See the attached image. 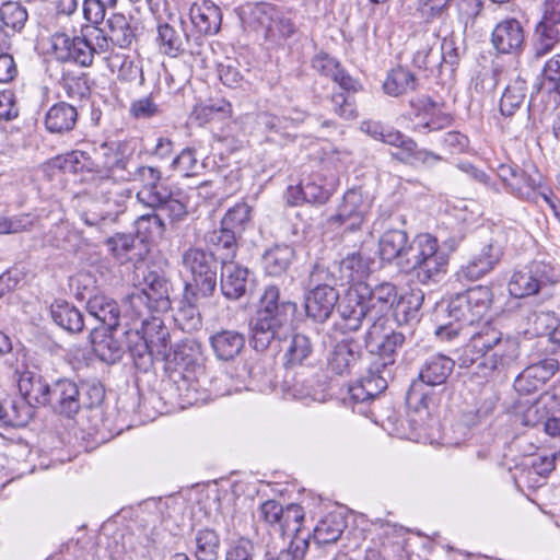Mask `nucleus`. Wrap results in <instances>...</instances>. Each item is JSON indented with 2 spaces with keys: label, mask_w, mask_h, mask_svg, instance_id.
<instances>
[{
  "label": "nucleus",
  "mask_w": 560,
  "mask_h": 560,
  "mask_svg": "<svg viewBox=\"0 0 560 560\" xmlns=\"http://www.w3.org/2000/svg\"><path fill=\"white\" fill-rule=\"evenodd\" d=\"M106 25L112 44L120 48H127L131 45L135 34L124 14L113 13L107 19Z\"/></svg>",
  "instance_id": "8fccbe9b"
},
{
  "label": "nucleus",
  "mask_w": 560,
  "mask_h": 560,
  "mask_svg": "<svg viewBox=\"0 0 560 560\" xmlns=\"http://www.w3.org/2000/svg\"><path fill=\"white\" fill-rule=\"evenodd\" d=\"M159 40L164 54L176 57L183 50V40L177 31L168 25L159 26Z\"/></svg>",
  "instance_id": "e2e57ef3"
},
{
  "label": "nucleus",
  "mask_w": 560,
  "mask_h": 560,
  "mask_svg": "<svg viewBox=\"0 0 560 560\" xmlns=\"http://www.w3.org/2000/svg\"><path fill=\"white\" fill-rule=\"evenodd\" d=\"M218 75L220 81L231 89L243 88L246 83L236 61L232 59H226L218 65Z\"/></svg>",
  "instance_id": "0e129e2a"
},
{
  "label": "nucleus",
  "mask_w": 560,
  "mask_h": 560,
  "mask_svg": "<svg viewBox=\"0 0 560 560\" xmlns=\"http://www.w3.org/2000/svg\"><path fill=\"white\" fill-rule=\"evenodd\" d=\"M296 308V303L281 296L277 285H267L249 323L253 348L264 352L273 341L284 339L289 319Z\"/></svg>",
  "instance_id": "7ed1b4c3"
},
{
  "label": "nucleus",
  "mask_w": 560,
  "mask_h": 560,
  "mask_svg": "<svg viewBox=\"0 0 560 560\" xmlns=\"http://www.w3.org/2000/svg\"><path fill=\"white\" fill-rule=\"evenodd\" d=\"M90 338L93 352L103 362L113 364L121 358L124 353L122 345L112 331L94 328Z\"/></svg>",
  "instance_id": "72a5a7b5"
},
{
  "label": "nucleus",
  "mask_w": 560,
  "mask_h": 560,
  "mask_svg": "<svg viewBox=\"0 0 560 560\" xmlns=\"http://www.w3.org/2000/svg\"><path fill=\"white\" fill-rule=\"evenodd\" d=\"M34 416L32 406L21 398L0 401V421L9 427H25Z\"/></svg>",
  "instance_id": "e433bc0d"
},
{
  "label": "nucleus",
  "mask_w": 560,
  "mask_h": 560,
  "mask_svg": "<svg viewBox=\"0 0 560 560\" xmlns=\"http://www.w3.org/2000/svg\"><path fill=\"white\" fill-rule=\"evenodd\" d=\"M517 357L518 342L510 336H504L487 352L481 361H478L475 374L479 377L487 378L495 370L509 366Z\"/></svg>",
  "instance_id": "6ab92c4d"
},
{
  "label": "nucleus",
  "mask_w": 560,
  "mask_h": 560,
  "mask_svg": "<svg viewBox=\"0 0 560 560\" xmlns=\"http://www.w3.org/2000/svg\"><path fill=\"white\" fill-rule=\"evenodd\" d=\"M238 16L245 28L262 32L267 37L273 31L278 9L267 2H247L238 8Z\"/></svg>",
  "instance_id": "412c9836"
},
{
  "label": "nucleus",
  "mask_w": 560,
  "mask_h": 560,
  "mask_svg": "<svg viewBox=\"0 0 560 560\" xmlns=\"http://www.w3.org/2000/svg\"><path fill=\"white\" fill-rule=\"evenodd\" d=\"M339 300V294L332 285L311 289L305 298V312L315 322L323 323L329 318Z\"/></svg>",
  "instance_id": "5701e85b"
},
{
  "label": "nucleus",
  "mask_w": 560,
  "mask_h": 560,
  "mask_svg": "<svg viewBox=\"0 0 560 560\" xmlns=\"http://www.w3.org/2000/svg\"><path fill=\"white\" fill-rule=\"evenodd\" d=\"M95 171L104 174L106 179L124 182L130 168V155L125 142L103 143L96 151Z\"/></svg>",
  "instance_id": "ddd939ff"
},
{
  "label": "nucleus",
  "mask_w": 560,
  "mask_h": 560,
  "mask_svg": "<svg viewBox=\"0 0 560 560\" xmlns=\"http://www.w3.org/2000/svg\"><path fill=\"white\" fill-rule=\"evenodd\" d=\"M124 182H138L141 186L140 189H144L162 182V172L158 167L141 164L129 168Z\"/></svg>",
  "instance_id": "680f3d73"
},
{
  "label": "nucleus",
  "mask_w": 560,
  "mask_h": 560,
  "mask_svg": "<svg viewBox=\"0 0 560 560\" xmlns=\"http://www.w3.org/2000/svg\"><path fill=\"white\" fill-rule=\"evenodd\" d=\"M332 80L342 90L331 95L332 110L347 120L357 118L358 110L354 94L362 89V85L342 68L339 69V73H336Z\"/></svg>",
  "instance_id": "aec40b11"
},
{
  "label": "nucleus",
  "mask_w": 560,
  "mask_h": 560,
  "mask_svg": "<svg viewBox=\"0 0 560 560\" xmlns=\"http://www.w3.org/2000/svg\"><path fill=\"white\" fill-rule=\"evenodd\" d=\"M348 526L346 513L338 506H332L317 522L313 536L318 545L337 542Z\"/></svg>",
  "instance_id": "b1692460"
},
{
  "label": "nucleus",
  "mask_w": 560,
  "mask_h": 560,
  "mask_svg": "<svg viewBox=\"0 0 560 560\" xmlns=\"http://www.w3.org/2000/svg\"><path fill=\"white\" fill-rule=\"evenodd\" d=\"M77 120V108L66 102H59L46 112L44 124L48 132L62 135L73 130Z\"/></svg>",
  "instance_id": "c85d7f7f"
},
{
  "label": "nucleus",
  "mask_w": 560,
  "mask_h": 560,
  "mask_svg": "<svg viewBox=\"0 0 560 560\" xmlns=\"http://www.w3.org/2000/svg\"><path fill=\"white\" fill-rule=\"evenodd\" d=\"M47 406L58 415L73 418L82 407L78 384L70 378H59L51 384Z\"/></svg>",
  "instance_id": "dca6fc26"
},
{
  "label": "nucleus",
  "mask_w": 560,
  "mask_h": 560,
  "mask_svg": "<svg viewBox=\"0 0 560 560\" xmlns=\"http://www.w3.org/2000/svg\"><path fill=\"white\" fill-rule=\"evenodd\" d=\"M142 337L151 345V351L158 353L162 359L167 354L170 348V332L163 320L155 315L151 319H144L142 324Z\"/></svg>",
  "instance_id": "58836bf2"
},
{
  "label": "nucleus",
  "mask_w": 560,
  "mask_h": 560,
  "mask_svg": "<svg viewBox=\"0 0 560 560\" xmlns=\"http://www.w3.org/2000/svg\"><path fill=\"white\" fill-rule=\"evenodd\" d=\"M189 15L195 28L202 35H214L221 27V9L210 0L194 2Z\"/></svg>",
  "instance_id": "393cba45"
},
{
  "label": "nucleus",
  "mask_w": 560,
  "mask_h": 560,
  "mask_svg": "<svg viewBox=\"0 0 560 560\" xmlns=\"http://www.w3.org/2000/svg\"><path fill=\"white\" fill-rule=\"evenodd\" d=\"M455 368V361L442 353L429 355L420 366L419 378L413 381L407 393L409 402L421 405L429 409L435 404V397L431 392L422 390V386H440L446 383Z\"/></svg>",
  "instance_id": "423d86ee"
},
{
  "label": "nucleus",
  "mask_w": 560,
  "mask_h": 560,
  "mask_svg": "<svg viewBox=\"0 0 560 560\" xmlns=\"http://www.w3.org/2000/svg\"><path fill=\"white\" fill-rule=\"evenodd\" d=\"M398 300L396 287L384 282L370 288L359 283L349 288L338 304L339 326L345 332L357 331L364 317L384 316Z\"/></svg>",
  "instance_id": "f03ea898"
},
{
  "label": "nucleus",
  "mask_w": 560,
  "mask_h": 560,
  "mask_svg": "<svg viewBox=\"0 0 560 560\" xmlns=\"http://www.w3.org/2000/svg\"><path fill=\"white\" fill-rule=\"evenodd\" d=\"M18 387L22 395L20 398L27 401L33 410L35 406H47L51 384H47L40 375L34 372L22 374L18 378Z\"/></svg>",
  "instance_id": "c756f323"
},
{
  "label": "nucleus",
  "mask_w": 560,
  "mask_h": 560,
  "mask_svg": "<svg viewBox=\"0 0 560 560\" xmlns=\"http://www.w3.org/2000/svg\"><path fill=\"white\" fill-rule=\"evenodd\" d=\"M294 258V249L289 245H276L262 257L264 268L270 276L285 272Z\"/></svg>",
  "instance_id": "c03bdc74"
},
{
  "label": "nucleus",
  "mask_w": 560,
  "mask_h": 560,
  "mask_svg": "<svg viewBox=\"0 0 560 560\" xmlns=\"http://www.w3.org/2000/svg\"><path fill=\"white\" fill-rule=\"evenodd\" d=\"M503 337V332L492 323L482 324L479 329L470 336L469 342L465 346L462 355L458 358L459 366L476 368L478 361H481L487 352Z\"/></svg>",
  "instance_id": "2eb2a0df"
},
{
  "label": "nucleus",
  "mask_w": 560,
  "mask_h": 560,
  "mask_svg": "<svg viewBox=\"0 0 560 560\" xmlns=\"http://www.w3.org/2000/svg\"><path fill=\"white\" fill-rule=\"evenodd\" d=\"M370 209L369 201L364 199L361 191L348 190L342 198L337 213L329 218V223L345 231L359 230L365 220Z\"/></svg>",
  "instance_id": "4468645a"
},
{
  "label": "nucleus",
  "mask_w": 560,
  "mask_h": 560,
  "mask_svg": "<svg viewBox=\"0 0 560 560\" xmlns=\"http://www.w3.org/2000/svg\"><path fill=\"white\" fill-rule=\"evenodd\" d=\"M137 340L129 347L130 353L133 358L135 364L138 369L147 371L158 357V353L151 351V345L145 340L142 335L136 334Z\"/></svg>",
  "instance_id": "052dcab7"
},
{
  "label": "nucleus",
  "mask_w": 560,
  "mask_h": 560,
  "mask_svg": "<svg viewBox=\"0 0 560 560\" xmlns=\"http://www.w3.org/2000/svg\"><path fill=\"white\" fill-rule=\"evenodd\" d=\"M491 45L498 54L518 55L525 46L522 23L514 18L500 21L491 32Z\"/></svg>",
  "instance_id": "a211bd4d"
},
{
  "label": "nucleus",
  "mask_w": 560,
  "mask_h": 560,
  "mask_svg": "<svg viewBox=\"0 0 560 560\" xmlns=\"http://www.w3.org/2000/svg\"><path fill=\"white\" fill-rule=\"evenodd\" d=\"M423 303V294L410 293L397 300L394 316L399 325L418 320L419 311Z\"/></svg>",
  "instance_id": "3c124183"
},
{
  "label": "nucleus",
  "mask_w": 560,
  "mask_h": 560,
  "mask_svg": "<svg viewBox=\"0 0 560 560\" xmlns=\"http://www.w3.org/2000/svg\"><path fill=\"white\" fill-rule=\"evenodd\" d=\"M27 20V9L21 2L8 0L0 3V35L21 33Z\"/></svg>",
  "instance_id": "2f4dec72"
},
{
  "label": "nucleus",
  "mask_w": 560,
  "mask_h": 560,
  "mask_svg": "<svg viewBox=\"0 0 560 560\" xmlns=\"http://www.w3.org/2000/svg\"><path fill=\"white\" fill-rule=\"evenodd\" d=\"M410 105L419 121L413 130L420 133L439 131L453 124V116L446 113L443 107L429 97L412 100Z\"/></svg>",
  "instance_id": "f3484780"
},
{
  "label": "nucleus",
  "mask_w": 560,
  "mask_h": 560,
  "mask_svg": "<svg viewBox=\"0 0 560 560\" xmlns=\"http://www.w3.org/2000/svg\"><path fill=\"white\" fill-rule=\"evenodd\" d=\"M491 303L492 291L486 285H476L456 294L447 304L450 320L436 328V336L451 341L459 335H467L466 330L487 314Z\"/></svg>",
  "instance_id": "39448f33"
},
{
  "label": "nucleus",
  "mask_w": 560,
  "mask_h": 560,
  "mask_svg": "<svg viewBox=\"0 0 560 560\" xmlns=\"http://www.w3.org/2000/svg\"><path fill=\"white\" fill-rule=\"evenodd\" d=\"M174 319L184 331L190 332L201 327L199 310L187 296L179 302Z\"/></svg>",
  "instance_id": "6e6d98bb"
},
{
  "label": "nucleus",
  "mask_w": 560,
  "mask_h": 560,
  "mask_svg": "<svg viewBox=\"0 0 560 560\" xmlns=\"http://www.w3.org/2000/svg\"><path fill=\"white\" fill-rule=\"evenodd\" d=\"M110 255L120 264L130 260V253L136 247V237L132 234L116 233L105 240Z\"/></svg>",
  "instance_id": "4d7b16f0"
},
{
  "label": "nucleus",
  "mask_w": 560,
  "mask_h": 560,
  "mask_svg": "<svg viewBox=\"0 0 560 560\" xmlns=\"http://www.w3.org/2000/svg\"><path fill=\"white\" fill-rule=\"evenodd\" d=\"M167 280L155 271H149L143 279L141 291L151 301L155 313H163L171 308Z\"/></svg>",
  "instance_id": "473e14b6"
},
{
  "label": "nucleus",
  "mask_w": 560,
  "mask_h": 560,
  "mask_svg": "<svg viewBox=\"0 0 560 560\" xmlns=\"http://www.w3.org/2000/svg\"><path fill=\"white\" fill-rule=\"evenodd\" d=\"M549 416L548 398L540 396L535 400H521L515 408V417L525 427H536Z\"/></svg>",
  "instance_id": "ea45409f"
},
{
  "label": "nucleus",
  "mask_w": 560,
  "mask_h": 560,
  "mask_svg": "<svg viewBox=\"0 0 560 560\" xmlns=\"http://www.w3.org/2000/svg\"><path fill=\"white\" fill-rule=\"evenodd\" d=\"M508 188L511 194L520 199L537 202V188H540V175L537 171L528 173L518 168Z\"/></svg>",
  "instance_id": "79ce46f5"
},
{
  "label": "nucleus",
  "mask_w": 560,
  "mask_h": 560,
  "mask_svg": "<svg viewBox=\"0 0 560 560\" xmlns=\"http://www.w3.org/2000/svg\"><path fill=\"white\" fill-rule=\"evenodd\" d=\"M289 194L293 196V200H289L292 205H298L300 201L308 203H325L331 196V190L316 180H307L300 186L289 189Z\"/></svg>",
  "instance_id": "49530a36"
},
{
  "label": "nucleus",
  "mask_w": 560,
  "mask_h": 560,
  "mask_svg": "<svg viewBox=\"0 0 560 560\" xmlns=\"http://www.w3.org/2000/svg\"><path fill=\"white\" fill-rule=\"evenodd\" d=\"M560 43V0H546L541 20L536 24L533 56L541 59Z\"/></svg>",
  "instance_id": "1a4fd4ad"
},
{
  "label": "nucleus",
  "mask_w": 560,
  "mask_h": 560,
  "mask_svg": "<svg viewBox=\"0 0 560 560\" xmlns=\"http://www.w3.org/2000/svg\"><path fill=\"white\" fill-rule=\"evenodd\" d=\"M249 271L234 261L221 264V291L230 300H238L247 290Z\"/></svg>",
  "instance_id": "a878e982"
},
{
  "label": "nucleus",
  "mask_w": 560,
  "mask_h": 560,
  "mask_svg": "<svg viewBox=\"0 0 560 560\" xmlns=\"http://www.w3.org/2000/svg\"><path fill=\"white\" fill-rule=\"evenodd\" d=\"M182 266L191 277L186 290H192V295L210 296L214 292L218 259L212 252L189 247L182 255Z\"/></svg>",
  "instance_id": "6e6552de"
},
{
  "label": "nucleus",
  "mask_w": 560,
  "mask_h": 560,
  "mask_svg": "<svg viewBox=\"0 0 560 560\" xmlns=\"http://www.w3.org/2000/svg\"><path fill=\"white\" fill-rule=\"evenodd\" d=\"M527 95V82L517 75L505 86L499 102L497 124L500 129L517 137L527 126L528 109H524Z\"/></svg>",
  "instance_id": "0eeeda50"
},
{
  "label": "nucleus",
  "mask_w": 560,
  "mask_h": 560,
  "mask_svg": "<svg viewBox=\"0 0 560 560\" xmlns=\"http://www.w3.org/2000/svg\"><path fill=\"white\" fill-rule=\"evenodd\" d=\"M50 42L56 60L71 62L81 67H90L92 65L91 43L85 36H71L65 32H57L51 35Z\"/></svg>",
  "instance_id": "f8f14e48"
},
{
  "label": "nucleus",
  "mask_w": 560,
  "mask_h": 560,
  "mask_svg": "<svg viewBox=\"0 0 560 560\" xmlns=\"http://www.w3.org/2000/svg\"><path fill=\"white\" fill-rule=\"evenodd\" d=\"M107 66L112 72H117V78L120 81L133 82L139 80L140 83L143 82L142 68L129 56L112 54L107 57Z\"/></svg>",
  "instance_id": "09e8293b"
},
{
  "label": "nucleus",
  "mask_w": 560,
  "mask_h": 560,
  "mask_svg": "<svg viewBox=\"0 0 560 560\" xmlns=\"http://www.w3.org/2000/svg\"><path fill=\"white\" fill-rule=\"evenodd\" d=\"M405 342V336L402 332L394 331L387 335L381 340L375 347L369 350L377 358L373 362L380 364L382 368H389L394 364L397 350L402 347Z\"/></svg>",
  "instance_id": "de8ad7c7"
},
{
  "label": "nucleus",
  "mask_w": 560,
  "mask_h": 560,
  "mask_svg": "<svg viewBox=\"0 0 560 560\" xmlns=\"http://www.w3.org/2000/svg\"><path fill=\"white\" fill-rule=\"evenodd\" d=\"M370 273V260L361 253L348 254L339 264V279L342 283H364Z\"/></svg>",
  "instance_id": "4c0bfd02"
},
{
  "label": "nucleus",
  "mask_w": 560,
  "mask_h": 560,
  "mask_svg": "<svg viewBox=\"0 0 560 560\" xmlns=\"http://www.w3.org/2000/svg\"><path fill=\"white\" fill-rule=\"evenodd\" d=\"M378 253L382 260L396 261L405 271H416L423 283L445 273L448 265V255L429 233L418 234L409 243L404 230L389 229L378 241Z\"/></svg>",
  "instance_id": "f257e3e1"
},
{
  "label": "nucleus",
  "mask_w": 560,
  "mask_h": 560,
  "mask_svg": "<svg viewBox=\"0 0 560 560\" xmlns=\"http://www.w3.org/2000/svg\"><path fill=\"white\" fill-rule=\"evenodd\" d=\"M252 211L253 208L247 202H237L226 211L221 220V225L229 230H235L241 235L250 223Z\"/></svg>",
  "instance_id": "5fc2aeb1"
},
{
  "label": "nucleus",
  "mask_w": 560,
  "mask_h": 560,
  "mask_svg": "<svg viewBox=\"0 0 560 560\" xmlns=\"http://www.w3.org/2000/svg\"><path fill=\"white\" fill-rule=\"evenodd\" d=\"M186 347L175 353L177 368L171 373L172 389L176 393L180 407L205 404L226 392L219 386L220 380H212L196 359L187 354Z\"/></svg>",
  "instance_id": "20e7f679"
},
{
  "label": "nucleus",
  "mask_w": 560,
  "mask_h": 560,
  "mask_svg": "<svg viewBox=\"0 0 560 560\" xmlns=\"http://www.w3.org/2000/svg\"><path fill=\"white\" fill-rule=\"evenodd\" d=\"M220 547V535L214 529L197 530L194 539V555L197 560H218Z\"/></svg>",
  "instance_id": "37998d69"
},
{
  "label": "nucleus",
  "mask_w": 560,
  "mask_h": 560,
  "mask_svg": "<svg viewBox=\"0 0 560 560\" xmlns=\"http://www.w3.org/2000/svg\"><path fill=\"white\" fill-rule=\"evenodd\" d=\"M209 342L218 360L232 361L244 349L245 337L236 330L222 329L212 334Z\"/></svg>",
  "instance_id": "cd10ccee"
},
{
  "label": "nucleus",
  "mask_w": 560,
  "mask_h": 560,
  "mask_svg": "<svg viewBox=\"0 0 560 560\" xmlns=\"http://www.w3.org/2000/svg\"><path fill=\"white\" fill-rule=\"evenodd\" d=\"M54 322L70 332H80L84 327L82 313L66 301H57L50 306Z\"/></svg>",
  "instance_id": "a19ab883"
},
{
  "label": "nucleus",
  "mask_w": 560,
  "mask_h": 560,
  "mask_svg": "<svg viewBox=\"0 0 560 560\" xmlns=\"http://www.w3.org/2000/svg\"><path fill=\"white\" fill-rule=\"evenodd\" d=\"M501 255L502 247L498 243H489L478 256L462 267L459 276L471 281L478 280L494 268Z\"/></svg>",
  "instance_id": "bb28decb"
},
{
  "label": "nucleus",
  "mask_w": 560,
  "mask_h": 560,
  "mask_svg": "<svg viewBox=\"0 0 560 560\" xmlns=\"http://www.w3.org/2000/svg\"><path fill=\"white\" fill-rule=\"evenodd\" d=\"M305 512L300 504L291 503L283 509L277 530L282 536L296 537L303 527Z\"/></svg>",
  "instance_id": "603ef678"
},
{
  "label": "nucleus",
  "mask_w": 560,
  "mask_h": 560,
  "mask_svg": "<svg viewBox=\"0 0 560 560\" xmlns=\"http://www.w3.org/2000/svg\"><path fill=\"white\" fill-rule=\"evenodd\" d=\"M136 228L138 234L148 236H162L165 232L166 224L164 220L156 213L143 214L136 221Z\"/></svg>",
  "instance_id": "774afa93"
},
{
  "label": "nucleus",
  "mask_w": 560,
  "mask_h": 560,
  "mask_svg": "<svg viewBox=\"0 0 560 560\" xmlns=\"http://www.w3.org/2000/svg\"><path fill=\"white\" fill-rule=\"evenodd\" d=\"M551 267L544 261H532L513 272L509 282V292L515 298H526L539 292L540 288L552 282Z\"/></svg>",
  "instance_id": "9b49d317"
},
{
  "label": "nucleus",
  "mask_w": 560,
  "mask_h": 560,
  "mask_svg": "<svg viewBox=\"0 0 560 560\" xmlns=\"http://www.w3.org/2000/svg\"><path fill=\"white\" fill-rule=\"evenodd\" d=\"M416 86L415 74L402 67L393 69L383 83L384 92L395 97L416 90Z\"/></svg>",
  "instance_id": "a18cd8bd"
},
{
  "label": "nucleus",
  "mask_w": 560,
  "mask_h": 560,
  "mask_svg": "<svg viewBox=\"0 0 560 560\" xmlns=\"http://www.w3.org/2000/svg\"><path fill=\"white\" fill-rule=\"evenodd\" d=\"M313 343L308 336L293 334L284 349V365L287 369L307 366L313 355Z\"/></svg>",
  "instance_id": "f704fd0d"
},
{
  "label": "nucleus",
  "mask_w": 560,
  "mask_h": 560,
  "mask_svg": "<svg viewBox=\"0 0 560 560\" xmlns=\"http://www.w3.org/2000/svg\"><path fill=\"white\" fill-rule=\"evenodd\" d=\"M240 234L235 230H229L221 225L220 229L209 232L206 236L207 243L213 248V254L221 264L234 261Z\"/></svg>",
  "instance_id": "7c9ffc66"
},
{
  "label": "nucleus",
  "mask_w": 560,
  "mask_h": 560,
  "mask_svg": "<svg viewBox=\"0 0 560 560\" xmlns=\"http://www.w3.org/2000/svg\"><path fill=\"white\" fill-rule=\"evenodd\" d=\"M392 369L382 368L380 364L372 363L368 374L362 378L370 397L375 399L383 390L387 388L388 380L392 378Z\"/></svg>",
  "instance_id": "13d9d810"
},
{
  "label": "nucleus",
  "mask_w": 560,
  "mask_h": 560,
  "mask_svg": "<svg viewBox=\"0 0 560 560\" xmlns=\"http://www.w3.org/2000/svg\"><path fill=\"white\" fill-rule=\"evenodd\" d=\"M361 348L353 339H345L338 342L328 355L329 370L339 375H350L361 361Z\"/></svg>",
  "instance_id": "4be33fe9"
},
{
  "label": "nucleus",
  "mask_w": 560,
  "mask_h": 560,
  "mask_svg": "<svg viewBox=\"0 0 560 560\" xmlns=\"http://www.w3.org/2000/svg\"><path fill=\"white\" fill-rule=\"evenodd\" d=\"M432 38L434 40L433 45H430L428 40L424 46L415 52L412 63L429 74H436L441 72L442 61L439 50L434 49V45L438 42L435 34H432Z\"/></svg>",
  "instance_id": "864d4df0"
},
{
  "label": "nucleus",
  "mask_w": 560,
  "mask_h": 560,
  "mask_svg": "<svg viewBox=\"0 0 560 560\" xmlns=\"http://www.w3.org/2000/svg\"><path fill=\"white\" fill-rule=\"evenodd\" d=\"M172 196L171 189L164 186L162 182L137 191V200L153 210H158Z\"/></svg>",
  "instance_id": "bf43d9fd"
},
{
  "label": "nucleus",
  "mask_w": 560,
  "mask_h": 560,
  "mask_svg": "<svg viewBox=\"0 0 560 560\" xmlns=\"http://www.w3.org/2000/svg\"><path fill=\"white\" fill-rule=\"evenodd\" d=\"M88 312L109 329H115L119 322V307L116 301L103 294H95L88 300Z\"/></svg>",
  "instance_id": "c9c22d12"
},
{
  "label": "nucleus",
  "mask_w": 560,
  "mask_h": 560,
  "mask_svg": "<svg viewBox=\"0 0 560 560\" xmlns=\"http://www.w3.org/2000/svg\"><path fill=\"white\" fill-rule=\"evenodd\" d=\"M287 390L296 399L313 397L315 393L314 377L304 378L295 373L291 378L284 381Z\"/></svg>",
  "instance_id": "338daca9"
},
{
  "label": "nucleus",
  "mask_w": 560,
  "mask_h": 560,
  "mask_svg": "<svg viewBox=\"0 0 560 560\" xmlns=\"http://www.w3.org/2000/svg\"><path fill=\"white\" fill-rule=\"evenodd\" d=\"M381 141L399 149V152L394 155L397 160H399V156H406L415 148V140L412 138L393 127L386 128Z\"/></svg>",
  "instance_id": "69168bd1"
},
{
  "label": "nucleus",
  "mask_w": 560,
  "mask_h": 560,
  "mask_svg": "<svg viewBox=\"0 0 560 560\" xmlns=\"http://www.w3.org/2000/svg\"><path fill=\"white\" fill-rule=\"evenodd\" d=\"M95 197L103 208L100 211L86 213L85 218L90 226L102 228L105 222H114L118 214L124 212L125 203L131 197V190L115 185L110 179H104L97 187Z\"/></svg>",
  "instance_id": "9d476101"
}]
</instances>
